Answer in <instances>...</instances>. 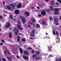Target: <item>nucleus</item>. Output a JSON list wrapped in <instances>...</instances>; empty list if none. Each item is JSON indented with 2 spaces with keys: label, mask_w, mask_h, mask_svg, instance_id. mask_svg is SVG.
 Returning a JSON list of instances; mask_svg holds the SVG:
<instances>
[{
  "label": "nucleus",
  "mask_w": 61,
  "mask_h": 61,
  "mask_svg": "<svg viewBox=\"0 0 61 61\" xmlns=\"http://www.w3.org/2000/svg\"><path fill=\"white\" fill-rule=\"evenodd\" d=\"M14 31L15 33V35H18V33H19V30H18L17 28L15 27L14 28Z\"/></svg>",
  "instance_id": "obj_1"
},
{
  "label": "nucleus",
  "mask_w": 61,
  "mask_h": 61,
  "mask_svg": "<svg viewBox=\"0 0 61 61\" xmlns=\"http://www.w3.org/2000/svg\"><path fill=\"white\" fill-rule=\"evenodd\" d=\"M35 30H33L32 31V32H31V33L30 34V36L31 37H34L35 36Z\"/></svg>",
  "instance_id": "obj_2"
},
{
  "label": "nucleus",
  "mask_w": 61,
  "mask_h": 61,
  "mask_svg": "<svg viewBox=\"0 0 61 61\" xmlns=\"http://www.w3.org/2000/svg\"><path fill=\"white\" fill-rule=\"evenodd\" d=\"M23 58L25 60L27 61L29 60V57L28 56H23Z\"/></svg>",
  "instance_id": "obj_3"
},
{
  "label": "nucleus",
  "mask_w": 61,
  "mask_h": 61,
  "mask_svg": "<svg viewBox=\"0 0 61 61\" xmlns=\"http://www.w3.org/2000/svg\"><path fill=\"white\" fill-rule=\"evenodd\" d=\"M48 51H50V52H51L52 51V50H51V48H52V46H48Z\"/></svg>",
  "instance_id": "obj_4"
},
{
  "label": "nucleus",
  "mask_w": 61,
  "mask_h": 61,
  "mask_svg": "<svg viewBox=\"0 0 61 61\" xmlns=\"http://www.w3.org/2000/svg\"><path fill=\"white\" fill-rule=\"evenodd\" d=\"M41 14L42 15H46V12L44 10H43L41 12Z\"/></svg>",
  "instance_id": "obj_5"
},
{
  "label": "nucleus",
  "mask_w": 61,
  "mask_h": 61,
  "mask_svg": "<svg viewBox=\"0 0 61 61\" xmlns=\"http://www.w3.org/2000/svg\"><path fill=\"white\" fill-rule=\"evenodd\" d=\"M22 21L23 24H24L25 23V18H22Z\"/></svg>",
  "instance_id": "obj_6"
},
{
  "label": "nucleus",
  "mask_w": 61,
  "mask_h": 61,
  "mask_svg": "<svg viewBox=\"0 0 61 61\" xmlns=\"http://www.w3.org/2000/svg\"><path fill=\"white\" fill-rule=\"evenodd\" d=\"M9 5H10L11 6H12V9H13L14 8H15V5H14V4L13 3L10 4H9Z\"/></svg>",
  "instance_id": "obj_7"
},
{
  "label": "nucleus",
  "mask_w": 61,
  "mask_h": 61,
  "mask_svg": "<svg viewBox=\"0 0 61 61\" xmlns=\"http://www.w3.org/2000/svg\"><path fill=\"white\" fill-rule=\"evenodd\" d=\"M25 14L27 16H29L30 15V13L28 12H26L25 13Z\"/></svg>",
  "instance_id": "obj_8"
},
{
  "label": "nucleus",
  "mask_w": 61,
  "mask_h": 61,
  "mask_svg": "<svg viewBox=\"0 0 61 61\" xmlns=\"http://www.w3.org/2000/svg\"><path fill=\"white\" fill-rule=\"evenodd\" d=\"M19 10H16L15 11V13L16 14V15H18V14H19Z\"/></svg>",
  "instance_id": "obj_9"
},
{
  "label": "nucleus",
  "mask_w": 61,
  "mask_h": 61,
  "mask_svg": "<svg viewBox=\"0 0 61 61\" xmlns=\"http://www.w3.org/2000/svg\"><path fill=\"white\" fill-rule=\"evenodd\" d=\"M60 9L59 8H54L55 11H60Z\"/></svg>",
  "instance_id": "obj_10"
},
{
  "label": "nucleus",
  "mask_w": 61,
  "mask_h": 61,
  "mask_svg": "<svg viewBox=\"0 0 61 61\" xmlns=\"http://www.w3.org/2000/svg\"><path fill=\"white\" fill-rule=\"evenodd\" d=\"M31 20L32 21V22L33 23H35L36 22V20L34 19V18L32 17L31 18Z\"/></svg>",
  "instance_id": "obj_11"
},
{
  "label": "nucleus",
  "mask_w": 61,
  "mask_h": 61,
  "mask_svg": "<svg viewBox=\"0 0 61 61\" xmlns=\"http://www.w3.org/2000/svg\"><path fill=\"white\" fill-rule=\"evenodd\" d=\"M22 6V5L20 4H19L17 6V8H20Z\"/></svg>",
  "instance_id": "obj_12"
},
{
  "label": "nucleus",
  "mask_w": 61,
  "mask_h": 61,
  "mask_svg": "<svg viewBox=\"0 0 61 61\" xmlns=\"http://www.w3.org/2000/svg\"><path fill=\"white\" fill-rule=\"evenodd\" d=\"M9 37L10 38H12V33L10 32L9 34Z\"/></svg>",
  "instance_id": "obj_13"
},
{
  "label": "nucleus",
  "mask_w": 61,
  "mask_h": 61,
  "mask_svg": "<svg viewBox=\"0 0 61 61\" xmlns=\"http://www.w3.org/2000/svg\"><path fill=\"white\" fill-rule=\"evenodd\" d=\"M36 57H37V56L36 55L33 54L32 56V57L33 59H34Z\"/></svg>",
  "instance_id": "obj_14"
},
{
  "label": "nucleus",
  "mask_w": 61,
  "mask_h": 61,
  "mask_svg": "<svg viewBox=\"0 0 61 61\" xmlns=\"http://www.w3.org/2000/svg\"><path fill=\"white\" fill-rule=\"evenodd\" d=\"M24 52L25 55H29V53L26 51H24Z\"/></svg>",
  "instance_id": "obj_15"
},
{
  "label": "nucleus",
  "mask_w": 61,
  "mask_h": 61,
  "mask_svg": "<svg viewBox=\"0 0 61 61\" xmlns=\"http://www.w3.org/2000/svg\"><path fill=\"white\" fill-rule=\"evenodd\" d=\"M54 22H57L58 21V19L55 18L54 19Z\"/></svg>",
  "instance_id": "obj_16"
},
{
  "label": "nucleus",
  "mask_w": 61,
  "mask_h": 61,
  "mask_svg": "<svg viewBox=\"0 0 61 61\" xmlns=\"http://www.w3.org/2000/svg\"><path fill=\"white\" fill-rule=\"evenodd\" d=\"M39 59L42 60V58L40 57H38L35 59V60H39Z\"/></svg>",
  "instance_id": "obj_17"
},
{
  "label": "nucleus",
  "mask_w": 61,
  "mask_h": 61,
  "mask_svg": "<svg viewBox=\"0 0 61 61\" xmlns=\"http://www.w3.org/2000/svg\"><path fill=\"white\" fill-rule=\"evenodd\" d=\"M51 4L52 5H55V2L54 1H52L51 2Z\"/></svg>",
  "instance_id": "obj_18"
},
{
  "label": "nucleus",
  "mask_w": 61,
  "mask_h": 61,
  "mask_svg": "<svg viewBox=\"0 0 61 61\" xmlns=\"http://www.w3.org/2000/svg\"><path fill=\"white\" fill-rule=\"evenodd\" d=\"M20 54H21L23 53V50H22V48H20Z\"/></svg>",
  "instance_id": "obj_19"
},
{
  "label": "nucleus",
  "mask_w": 61,
  "mask_h": 61,
  "mask_svg": "<svg viewBox=\"0 0 61 61\" xmlns=\"http://www.w3.org/2000/svg\"><path fill=\"white\" fill-rule=\"evenodd\" d=\"M12 25L10 24V23L9 22H8V27H11Z\"/></svg>",
  "instance_id": "obj_20"
},
{
  "label": "nucleus",
  "mask_w": 61,
  "mask_h": 61,
  "mask_svg": "<svg viewBox=\"0 0 61 61\" xmlns=\"http://www.w3.org/2000/svg\"><path fill=\"white\" fill-rule=\"evenodd\" d=\"M8 10H11V6L8 5Z\"/></svg>",
  "instance_id": "obj_21"
},
{
  "label": "nucleus",
  "mask_w": 61,
  "mask_h": 61,
  "mask_svg": "<svg viewBox=\"0 0 61 61\" xmlns=\"http://www.w3.org/2000/svg\"><path fill=\"white\" fill-rule=\"evenodd\" d=\"M40 54V52L39 51H36V55H39Z\"/></svg>",
  "instance_id": "obj_22"
},
{
  "label": "nucleus",
  "mask_w": 61,
  "mask_h": 61,
  "mask_svg": "<svg viewBox=\"0 0 61 61\" xmlns=\"http://www.w3.org/2000/svg\"><path fill=\"white\" fill-rule=\"evenodd\" d=\"M50 8H51V10H52V11H53V10H54V8H53V6H50Z\"/></svg>",
  "instance_id": "obj_23"
},
{
  "label": "nucleus",
  "mask_w": 61,
  "mask_h": 61,
  "mask_svg": "<svg viewBox=\"0 0 61 61\" xmlns=\"http://www.w3.org/2000/svg\"><path fill=\"white\" fill-rule=\"evenodd\" d=\"M58 14H59V12H55L54 13V14L55 15H58Z\"/></svg>",
  "instance_id": "obj_24"
},
{
  "label": "nucleus",
  "mask_w": 61,
  "mask_h": 61,
  "mask_svg": "<svg viewBox=\"0 0 61 61\" xmlns=\"http://www.w3.org/2000/svg\"><path fill=\"white\" fill-rule=\"evenodd\" d=\"M56 36H59V32L58 31H57L56 32Z\"/></svg>",
  "instance_id": "obj_25"
},
{
  "label": "nucleus",
  "mask_w": 61,
  "mask_h": 61,
  "mask_svg": "<svg viewBox=\"0 0 61 61\" xmlns=\"http://www.w3.org/2000/svg\"><path fill=\"white\" fill-rule=\"evenodd\" d=\"M42 24H43V25H46V23L45 22V20H43L42 22Z\"/></svg>",
  "instance_id": "obj_26"
},
{
  "label": "nucleus",
  "mask_w": 61,
  "mask_h": 61,
  "mask_svg": "<svg viewBox=\"0 0 61 61\" xmlns=\"http://www.w3.org/2000/svg\"><path fill=\"white\" fill-rule=\"evenodd\" d=\"M36 27L37 28H39L40 27V25L39 24H37L36 25Z\"/></svg>",
  "instance_id": "obj_27"
},
{
  "label": "nucleus",
  "mask_w": 61,
  "mask_h": 61,
  "mask_svg": "<svg viewBox=\"0 0 61 61\" xmlns=\"http://www.w3.org/2000/svg\"><path fill=\"white\" fill-rule=\"evenodd\" d=\"M9 18L11 19V20H13V19H14V18H13V17L12 15H10L9 16Z\"/></svg>",
  "instance_id": "obj_28"
},
{
  "label": "nucleus",
  "mask_w": 61,
  "mask_h": 61,
  "mask_svg": "<svg viewBox=\"0 0 61 61\" xmlns=\"http://www.w3.org/2000/svg\"><path fill=\"white\" fill-rule=\"evenodd\" d=\"M21 25H18L17 26V27L18 29H19L21 28Z\"/></svg>",
  "instance_id": "obj_29"
},
{
  "label": "nucleus",
  "mask_w": 61,
  "mask_h": 61,
  "mask_svg": "<svg viewBox=\"0 0 61 61\" xmlns=\"http://www.w3.org/2000/svg\"><path fill=\"white\" fill-rule=\"evenodd\" d=\"M19 40H20V38L19 37V36H18V39H17V41L18 42H19Z\"/></svg>",
  "instance_id": "obj_30"
},
{
  "label": "nucleus",
  "mask_w": 61,
  "mask_h": 61,
  "mask_svg": "<svg viewBox=\"0 0 61 61\" xmlns=\"http://www.w3.org/2000/svg\"><path fill=\"white\" fill-rule=\"evenodd\" d=\"M5 27L6 28H8V23H7L5 25Z\"/></svg>",
  "instance_id": "obj_31"
},
{
  "label": "nucleus",
  "mask_w": 61,
  "mask_h": 61,
  "mask_svg": "<svg viewBox=\"0 0 61 61\" xmlns=\"http://www.w3.org/2000/svg\"><path fill=\"white\" fill-rule=\"evenodd\" d=\"M55 25H59V23L57 22H55Z\"/></svg>",
  "instance_id": "obj_32"
},
{
  "label": "nucleus",
  "mask_w": 61,
  "mask_h": 61,
  "mask_svg": "<svg viewBox=\"0 0 61 61\" xmlns=\"http://www.w3.org/2000/svg\"><path fill=\"white\" fill-rule=\"evenodd\" d=\"M57 0L59 3H61V0Z\"/></svg>",
  "instance_id": "obj_33"
},
{
  "label": "nucleus",
  "mask_w": 61,
  "mask_h": 61,
  "mask_svg": "<svg viewBox=\"0 0 61 61\" xmlns=\"http://www.w3.org/2000/svg\"><path fill=\"white\" fill-rule=\"evenodd\" d=\"M2 60L3 61H6V59L5 58H3L2 59Z\"/></svg>",
  "instance_id": "obj_34"
},
{
  "label": "nucleus",
  "mask_w": 61,
  "mask_h": 61,
  "mask_svg": "<svg viewBox=\"0 0 61 61\" xmlns=\"http://www.w3.org/2000/svg\"><path fill=\"white\" fill-rule=\"evenodd\" d=\"M53 33L54 35H56V33H55V31L53 30Z\"/></svg>",
  "instance_id": "obj_35"
},
{
  "label": "nucleus",
  "mask_w": 61,
  "mask_h": 61,
  "mask_svg": "<svg viewBox=\"0 0 61 61\" xmlns=\"http://www.w3.org/2000/svg\"><path fill=\"white\" fill-rule=\"evenodd\" d=\"M31 54H34V53H35V51H34V50H32L31 52Z\"/></svg>",
  "instance_id": "obj_36"
},
{
  "label": "nucleus",
  "mask_w": 61,
  "mask_h": 61,
  "mask_svg": "<svg viewBox=\"0 0 61 61\" xmlns=\"http://www.w3.org/2000/svg\"><path fill=\"white\" fill-rule=\"evenodd\" d=\"M17 23L18 24H19V25L21 24V22L20 21H18L17 22Z\"/></svg>",
  "instance_id": "obj_37"
},
{
  "label": "nucleus",
  "mask_w": 61,
  "mask_h": 61,
  "mask_svg": "<svg viewBox=\"0 0 61 61\" xmlns=\"http://www.w3.org/2000/svg\"><path fill=\"white\" fill-rule=\"evenodd\" d=\"M28 50H31V49H32V48L31 47H28Z\"/></svg>",
  "instance_id": "obj_38"
},
{
  "label": "nucleus",
  "mask_w": 61,
  "mask_h": 61,
  "mask_svg": "<svg viewBox=\"0 0 61 61\" xmlns=\"http://www.w3.org/2000/svg\"><path fill=\"white\" fill-rule=\"evenodd\" d=\"M49 19L51 20V21H52V17H49Z\"/></svg>",
  "instance_id": "obj_39"
},
{
  "label": "nucleus",
  "mask_w": 61,
  "mask_h": 61,
  "mask_svg": "<svg viewBox=\"0 0 61 61\" xmlns=\"http://www.w3.org/2000/svg\"><path fill=\"white\" fill-rule=\"evenodd\" d=\"M30 39L31 40H34V39H35V38H32L31 37H30Z\"/></svg>",
  "instance_id": "obj_40"
},
{
  "label": "nucleus",
  "mask_w": 61,
  "mask_h": 61,
  "mask_svg": "<svg viewBox=\"0 0 61 61\" xmlns=\"http://www.w3.org/2000/svg\"><path fill=\"white\" fill-rule=\"evenodd\" d=\"M8 59L9 60H10V61H12V60H11V58H10L9 57H8Z\"/></svg>",
  "instance_id": "obj_41"
},
{
  "label": "nucleus",
  "mask_w": 61,
  "mask_h": 61,
  "mask_svg": "<svg viewBox=\"0 0 61 61\" xmlns=\"http://www.w3.org/2000/svg\"><path fill=\"white\" fill-rule=\"evenodd\" d=\"M1 42L2 43H4L5 42V41H4V40H1Z\"/></svg>",
  "instance_id": "obj_42"
},
{
  "label": "nucleus",
  "mask_w": 61,
  "mask_h": 61,
  "mask_svg": "<svg viewBox=\"0 0 61 61\" xmlns=\"http://www.w3.org/2000/svg\"><path fill=\"white\" fill-rule=\"evenodd\" d=\"M46 12H50V10L49 9L46 10Z\"/></svg>",
  "instance_id": "obj_43"
},
{
  "label": "nucleus",
  "mask_w": 61,
  "mask_h": 61,
  "mask_svg": "<svg viewBox=\"0 0 61 61\" xmlns=\"http://www.w3.org/2000/svg\"><path fill=\"white\" fill-rule=\"evenodd\" d=\"M41 16H42V15H41V14H39L38 15V16L39 17H41Z\"/></svg>",
  "instance_id": "obj_44"
},
{
  "label": "nucleus",
  "mask_w": 61,
  "mask_h": 61,
  "mask_svg": "<svg viewBox=\"0 0 61 61\" xmlns=\"http://www.w3.org/2000/svg\"><path fill=\"white\" fill-rule=\"evenodd\" d=\"M22 41H24V42H25V40L24 39H22Z\"/></svg>",
  "instance_id": "obj_45"
},
{
  "label": "nucleus",
  "mask_w": 61,
  "mask_h": 61,
  "mask_svg": "<svg viewBox=\"0 0 61 61\" xmlns=\"http://www.w3.org/2000/svg\"><path fill=\"white\" fill-rule=\"evenodd\" d=\"M19 29L21 30H23V29L22 28H20Z\"/></svg>",
  "instance_id": "obj_46"
},
{
  "label": "nucleus",
  "mask_w": 61,
  "mask_h": 61,
  "mask_svg": "<svg viewBox=\"0 0 61 61\" xmlns=\"http://www.w3.org/2000/svg\"><path fill=\"white\" fill-rule=\"evenodd\" d=\"M29 24H30V25H33V23L32 22H29Z\"/></svg>",
  "instance_id": "obj_47"
},
{
  "label": "nucleus",
  "mask_w": 61,
  "mask_h": 61,
  "mask_svg": "<svg viewBox=\"0 0 61 61\" xmlns=\"http://www.w3.org/2000/svg\"><path fill=\"white\" fill-rule=\"evenodd\" d=\"M28 27L29 28L30 27V24H29V25H28Z\"/></svg>",
  "instance_id": "obj_48"
},
{
  "label": "nucleus",
  "mask_w": 61,
  "mask_h": 61,
  "mask_svg": "<svg viewBox=\"0 0 61 61\" xmlns=\"http://www.w3.org/2000/svg\"><path fill=\"white\" fill-rule=\"evenodd\" d=\"M36 7L37 8V9H40V7L38 6H37Z\"/></svg>",
  "instance_id": "obj_49"
},
{
  "label": "nucleus",
  "mask_w": 61,
  "mask_h": 61,
  "mask_svg": "<svg viewBox=\"0 0 61 61\" xmlns=\"http://www.w3.org/2000/svg\"><path fill=\"white\" fill-rule=\"evenodd\" d=\"M58 61H61V58H59V60H58Z\"/></svg>",
  "instance_id": "obj_50"
},
{
  "label": "nucleus",
  "mask_w": 61,
  "mask_h": 61,
  "mask_svg": "<svg viewBox=\"0 0 61 61\" xmlns=\"http://www.w3.org/2000/svg\"><path fill=\"white\" fill-rule=\"evenodd\" d=\"M45 1L46 2H48L49 1V0H45Z\"/></svg>",
  "instance_id": "obj_51"
},
{
  "label": "nucleus",
  "mask_w": 61,
  "mask_h": 61,
  "mask_svg": "<svg viewBox=\"0 0 61 61\" xmlns=\"http://www.w3.org/2000/svg\"><path fill=\"white\" fill-rule=\"evenodd\" d=\"M31 8L32 9H35V8L33 7H31Z\"/></svg>",
  "instance_id": "obj_52"
},
{
  "label": "nucleus",
  "mask_w": 61,
  "mask_h": 61,
  "mask_svg": "<svg viewBox=\"0 0 61 61\" xmlns=\"http://www.w3.org/2000/svg\"><path fill=\"white\" fill-rule=\"evenodd\" d=\"M49 57H52V55H50Z\"/></svg>",
  "instance_id": "obj_53"
},
{
  "label": "nucleus",
  "mask_w": 61,
  "mask_h": 61,
  "mask_svg": "<svg viewBox=\"0 0 61 61\" xmlns=\"http://www.w3.org/2000/svg\"><path fill=\"white\" fill-rule=\"evenodd\" d=\"M35 24H34L33 25V27H35Z\"/></svg>",
  "instance_id": "obj_54"
},
{
  "label": "nucleus",
  "mask_w": 61,
  "mask_h": 61,
  "mask_svg": "<svg viewBox=\"0 0 61 61\" xmlns=\"http://www.w3.org/2000/svg\"><path fill=\"white\" fill-rule=\"evenodd\" d=\"M47 36H45L44 37V38H45V39H46V38H47Z\"/></svg>",
  "instance_id": "obj_55"
},
{
  "label": "nucleus",
  "mask_w": 61,
  "mask_h": 61,
  "mask_svg": "<svg viewBox=\"0 0 61 61\" xmlns=\"http://www.w3.org/2000/svg\"><path fill=\"white\" fill-rule=\"evenodd\" d=\"M56 4L57 5H59V3H58L57 2H56Z\"/></svg>",
  "instance_id": "obj_56"
},
{
  "label": "nucleus",
  "mask_w": 61,
  "mask_h": 61,
  "mask_svg": "<svg viewBox=\"0 0 61 61\" xmlns=\"http://www.w3.org/2000/svg\"><path fill=\"white\" fill-rule=\"evenodd\" d=\"M17 57L18 58H19V56L18 55H17Z\"/></svg>",
  "instance_id": "obj_57"
},
{
  "label": "nucleus",
  "mask_w": 61,
  "mask_h": 61,
  "mask_svg": "<svg viewBox=\"0 0 61 61\" xmlns=\"http://www.w3.org/2000/svg\"><path fill=\"white\" fill-rule=\"evenodd\" d=\"M0 18H2V16L1 15H0Z\"/></svg>",
  "instance_id": "obj_58"
},
{
  "label": "nucleus",
  "mask_w": 61,
  "mask_h": 61,
  "mask_svg": "<svg viewBox=\"0 0 61 61\" xmlns=\"http://www.w3.org/2000/svg\"><path fill=\"white\" fill-rule=\"evenodd\" d=\"M12 29V28H10V30H11Z\"/></svg>",
  "instance_id": "obj_59"
},
{
  "label": "nucleus",
  "mask_w": 61,
  "mask_h": 61,
  "mask_svg": "<svg viewBox=\"0 0 61 61\" xmlns=\"http://www.w3.org/2000/svg\"><path fill=\"white\" fill-rule=\"evenodd\" d=\"M4 53H6V51H4Z\"/></svg>",
  "instance_id": "obj_60"
},
{
  "label": "nucleus",
  "mask_w": 61,
  "mask_h": 61,
  "mask_svg": "<svg viewBox=\"0 0 61 61\" xmlns=\"http://www.w3.org/2000/svg\"><path fill=\"white\" fill-rule=\"evenodd\" d=\"M8 54H9V55L10 54V52H9V51H8Z\"/></svg>",
  "instance_id": "obj_61"
},
{
  "label": "nucleus",
  "mask_w": 61,
  "mask_h": 61,
  "mask_svg": "<svg viewBox=\"0 0 61 61\" xmlns=\"http://www.w3.org/2000/svg\"><path fill=\"white\" fill-rule=\"evenodd\" d=\"M3 4H5V1H4L3 2Z\"/></svg>",
  "instance_id": "obj_62"
},
{
  "label": "nucleus",
  "mask_w": 61,
  "mask_h": 61,
  "mask_svg": "<svg viewBox=\"0 0 61 61\" xmlns=\"http://www.w3.org/2000/svg\"><path fill=\"white\" fill-rule=\"evenodd\" d=\"M5 9H8V7H6L5 8Z\"/></svg>",
  "instance_id": "obj_63"
},
{
  "label": "nucleus",
  "mask_w": 61,
  "mask_h": 61,
  "mask_svg": "<svg viewBox=\"0 0 61 61\" xmlns=\"http://www.w3.org/2000/svg\"><path fill=\"white\" fill-rule=\"evenodd\" d=\"M59 18H60V20H61V16H60Z\"/></svg>",
  "instance_id": "obj_64"
}]
</instances>
